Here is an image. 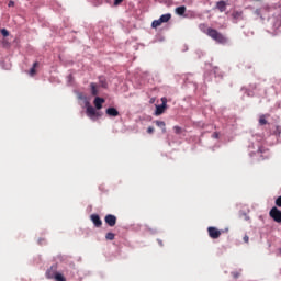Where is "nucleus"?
<instances>
[{
  "label": "nucleus",
  "instance_id": "obj_1",
  "mask_svg": "<svg viewBox=\"0 0 281 281\" xmlns=\"http://www.w3.org/2000/svg\"><path fill=\"white\" fill-rule=\"evenodd\" d=\"M206 36H210L212 41H215V43H218L220 45H226L227 43V37L216 29H207Z\"/></svg>",
  "mask_w": 281,
  "mask_h": 281
},
{
  "label": "nucleus",
  "instance_id": "obj_2",
  "mask_svg": "<svg viewBox=\"0 0 281 281\" xmlns=\"http://www.w3.org/2000/svg\"><path fill=\"white\" fill-rule=\"evenodd\" d=\"M160 100L162 103L160 105H156L155 115H162L164 111L168 108V99L162 97Z\"/></svg>",
  "mask_w": 281,
  "mask_h": 281
},
{
  "label": "nucleus",
  "instance_id": "obj_3",
  "mask_svg": "<svg viewBox=\"0 0 281 281\" xmlns=\"http://www.w3.org/2000/svg\"><path fill=\"white\" fill-rule=\"evenodd\" d=\"M269 216L274 223H281V211L278 207L273 206L269 212Z\"/></svg>",
  "mask_w": 281,
  "mask_h": 281
},
{
  "label": "nucleus",
  "instance_id": "obj_4",
  "mask_svg": "<svg viewBox=\"0 0 281 281\" xmlns=\"http://www.w3.org/2000/svg\"><path fill=\"white\" fill-rule=\"evenodd\" d=\"M207 233H209L210 238H213L214 240H216V238H221V234H222V232L218 231V228H216L214 226L209 227Z\"/></svg>",
  "mask_w": 281,
  "mask_h": 281
},
{
  "label": "nucleus",
  "instance_id": "obj_5",
  "mask_svg": "<svg viewBox=\"0 0 281 281\" xmlns=\"http://www.w3.org/2000/svg\"><path fill=\"white\" fill-rule=\"evenodd\" d=\"M104 221L106 225H109V227H115V225L117 224V217L113 214L105 215Z\"/></svg>",
  "mask_w": 281,
  "mask_h": 281
},
{
  "label": "nucleus",
  "instance_id": "obj_6",
  "mask_svg": "<svg viewBox=\"0 0 281 281\" xmlns=\"http://www.w3.org/2000/svg\"><path fill=\"white\" fill-rule=\"evenodd\" d=\"M58 273V266L54 265L52 266L47 271H46V278L48 280H54V278L57 276Z\"/></svg>",
  "mask_w": 281,
  "mask_h": 281
},
{
  "label": "nucleus",
  "instance_id": "obj_7",
  "mask_svg": "<svg viewBox=\"0 0 281 281\" xmlns=\"http://www.w3.org/2000/svg\"><path fill=\"white\" fill-rule=\"evenodd\" d=\"M90 220L92 221L93 225L95 227H102V220L100 218V215L98 214H92L90 216Z\"/></svg>",
  "mask_w": 281,
  "mask_h": 281
},
{
  "label": "nucleus",
  "instance_id": "obj_8",
  "mask_svg": "<svg viewBox=\"0 0 281 281\" xmlns=\"http://www.w3.org/2000/svg\"><path fill=\"white\" fill-rule=\"evenodd\" d=\"M105 113L109 115V117H117V115H120V111H117L115 108H108Z\"/></svg>",
  "mask_w": 281,
  "mask_h": 281
},
{
  "label": "nucleus",
  "instance_id": "obj_9",
  "mask_svg": "<svg viewBox=\"0 0 281 281\" xmlns=\"http://www.w3.org/2000/svg\"><path fill=\"white\" fill-rule=\"evenodd\" d=\"M86 113L88 115V117H90V120H93V117H95V115H98V112L95 111V108L89 105L86 110Z\"/></svg>",
  "mask_w": 281,
  "mask_h": 281
},
{
  "label": "nucleus",
  "instance_id": "obj_10",
  "mask_svg": "<svg viewBox=\"0 0 281 281\" xmlns=\"http://www.w3.org/2000/svg\"><path fill=\"white\" fill-rule=\"evenodd\" d=\"M102 104H104V99L97 97L94 99V106H95V109H98V111H100V109H102Z\"/></svg>",
  "mask_w": 281,
  "mask_h": 281
},
{
  "label": "nucleus",
  "instance_id": "obj_11",
  "mask_svg": "<svg viewBox=\"0 0 281 281\" xmlns=\"http://www.w3.org/2000/svg\"><path fill=\"white\" fill-rule=\"evenodd\" d=\"M216 8L220 12H225V10H227V3H225V1H220L216 3Z\"/></svg>",
  "mask_w": 281,
  "mask_h": 281
},
{
  "label": "nucleus",
  "instance_id": "obj_12",
  "mask_svg": "<svg viewBox=\"0 0 281 281\" xmlns=\"http://www.w3.org/2000/svg\"><path fill=\"white\" fill-rule=\"evenodd\" d=\"M186 5H181V7H177L175 12L176 14H178V16H183V14H186Z\"/></svg>",
  "mask_w": 281,
  "mask_h": 281
},
{
  "label": "nucleus",
  "instance_id": "obj_13",
  "mask_svg": "<svg viewBox=\"0 0 281 281\" xmlns=\"http://www.w3.org/2000/svg\"><path fill=\"white\" fill-rule=\"evenodd\" d=\"M170 19H172V14H170V13L162 14L159 18L161 23H168V21H170Z\"/></svg>",
  "mask_w": 281,
  "mask_h": 281
},
{
  "label": "nucleus",
  "instance_id": "obj_14",
  "mask_svg": "<svg viewBox=\"0 0 281 281\" xmlns=\"http://www.w3.org/2000/svg\"><path fill=\"white\" fill-rule=\"evenodd\" d=\"M232 16L235 21H240L243 19V11H234Z\"/></svg>",
  "mask_w": 281,
  "mask_h": 281
},
{
  "label": "nucleus",
  "instance_id": "obj_15",
  "mask_svg": "<svg viewBox=\"0 0 281 281\" xmlns=\"http://www.w3.org/2000/svg\"><path fill=\"white\" fill-rule=\"evenodd\" d=\"M267 117H269V114H262V115H260V117H259V124H260V126H265V125L268 124Z\"/></svg>",
  "mask_w": 281,
  "mask_h": 281
},
{
  "label": "nucleus",
  "instance_id": "obj_16",
  "mask_svg": "<svg viewBox=\"0 0 281 281\" xmlns=\"http://www.w3.org/2000/svg\"><path fill=\"white\" fill-rule=\"evenodd\" d=\"M158 128H161L162 133H166V122L164 121H155L154 122Z\"/></svg>",
  "mask_w": 281,
  "mask_h": 281
},
{
  "label": "nucleus",
  "instance_id": "obj_17",
  "mask_svg": "<svg viewBox=\"0 0 281 281\" xmlns=\"http://www.w3.org/2000/svg\"><path fill=\"white\" fill-rule=\"evenodd\" d=\"M90 89H91V94L92 95H98L99 91H98V85L97 83H90Z\"/></svg>",
  "mask_w": 281,
  "mask_h": 281
},
{
  "label": "nucleus",
  "instance_id": "obj_18",
  "mask_svg": "<svg viewBox=\"0 0 281 281\" xmlns=\"http://www.w3.org/2000/svg\"><path fill=\"white\" fill-rule=\"evenodd\" d=\"M161 24H164V23L161 22L160 19L154 20V21L151 22V27H154V30H157V27H160Z\"/></svg>",
  "mask_w": 281,
  "mask_h": 281
},
{
  "label": "nucleus",
  "instance_id": "obj_19",
  "mask_svg": "<svg viewBox=\"0 0 281 281\" xmlns=\"http://www.w3.org/2000/svg\"><path fill=\"white\" fill-rule=\"evenodd\" d=\"M53 280H55V281H67V279H65V277L60 272H57V274H55V278Z\"/></svg>",
  "mask_w": 281,
  "mask_h": 281
},
{
  "label": "nucleus",
  "instance_id": "obj_20",
  "mask_svg": "<svg viewBox=\"0 0 281 281\" xmlns=\"http://www.w3.org/2000/svg\"><path fill=\"white\" fill-rule=\"evenodd\" d=\"M36 67H38V61L33 64V67L30 70V76H34L36 74Z\"/></svg>",
  "mask_w": 281,
  "mask_h": 281
},
{
  "label": "nucleus",
  "instance_id": "obj_21",
  "mask_svg": "<svg viewBox=\"0 0 281 281\" xmlns=\"http://www.w3.org/2000/svg\"><path fill=\"white\" fill-rule=\"evenodd\" d=\"M105 239L106 240H115V234L114 233H106Z\"/></svg>",
  "mask_w": 281,
  "mask_h": 281
},
{
  "label": "nucleus",
  "instance_id": "obj_22",
  "mask_svg": "<svg viewBox=\"0 0 281 281\" xmlns=\"http://www.w3.org/2000/svg\"><path fill=\"white\" fill-rule=\"evenodd\" d=\"M200 30H201V32H203L204 34H207V30H210V27H207V25H205V24H200Z\"/></svg>",
  "mask_w": 281,
  "mask_h": 281
},
{
  "label": "nucleus",
  "instance_id": "obj_23",
  "mask_svg": "<svg viewBox=\"0 0 281 281\" xmlns=\"http://www.w3.org/2000/svg\"><path fill=\"white\" fill-rule=\"evenodd\" d=\"M273 135H277L278 137H280V135H281V126L280 125L276 126V130L273 131Z\"/></svg>",
  "mask_w": 281,
  "mask_h": 281
},
{
  "label": "nucleus",
  "instance_id": "obj_24",
  "mask_svg": "<svg viewBox=\"0 0 281 281\" xmlns=\"http://www.w3.org/2000/svg\"><path fill=\"white\" fill-rule=\"evenodd\" d=\"M240 271H241V270H239V271H233V272H231V274L233 276V278H234L235 280H238V278H240Z\"/></svg>",
  "mask_w": 281,
  "mask_h": 281
},
{
  "label": "nucleus",
  "instance_id": "obj_25",
  "mask_svg": "<svg viewBox=\"0 0 281 281\" xmlns=\"http://www.w3.org/2000/svg\"><path fill=\"white\" fill-rule=\"evenodd\" d=\"M173 131H175V134H176V135H181V127L175 126V127H173Z\"/></svg>",
  "mask_w": 281,
  "mask_h": 281
},
{
  "label": "nucleus",
  "instance_id": "obj_26",
  "mask_svg": "<svg viewBox=\"0 0 281 281\" xmlns=\"http://www.w3.org/2000/svg\"><path fill=\"white\" fill-rule=\"evenodd\" d=\"M1 34H2V36H10V32H8L5 29H2L1 30Z\"/></svg>",
  "mask_w": 281,
  "mask_h": 281
},
{
  "label": "nucleus",
  "instance_id": "obj_27",
  "mask_svg": "<svg viewBox=\"0 0 281 281\" xmlns=\"http://www.w3.org/2000/svg\"><path fill=\"white\" fill-rule=\"evenodd\" d=\"M147 133H148L149 135H153V134L155 133V127L149 126V127L147 128Z\"/></svg>",
  "mask_w": 281,
  "mask_h": 281
},
{
  "label": "nucleus",
  "instance_id": "obj_28",
  "mask_svg": "<svg viewBox=\"0 0 281 281\" xmlns=\"http://www.w3.org/2000/svg\"><path fill=\"white\" fill-rule=\"evenodd\" d=\"M277 207H281V195L276 200Z\"/></svg>",
  "mask_w": 281,
  "mask_h": 281
},
{
  "label": "nucleus",
  "instance_id": "obj_29",
  "mask_svg": "<svg viewBox=\"0 0 281 281\" xmlns=\"http://www.w3.org/2000/svg\"><path fill=\"white\" fill-rule=\"evenodd\" d=\"M100 82H101V87H103V89H106V81L100 80Z\"/></svg>",
  "mask_w": 281,
  "mask_h": 281
},
{
  "label": "nucleus",
  "instance_id": "obj_30",
  "mask_svg": "<svg viewBox=\"0 0 281 281\" xmlns=\"http://www.w3.org/2000/svg\"><path fill=\"white\" fill-rule=\"evenodd\" d=\"M122 1H124V0H114V5H120V3H122Z\"/></svg>",
  "mask_w": 281,
  "mask_h": 281
},
{
  "label": "nucleus",
  "instance_id": "obj_31",
  "mask_svg": "<svg viewBox=\"0 0 281 281\" xmlns=\"http://www.w3.org/2000/svg\"><path fill=\"white\" fill-rule=\"evenodd\" d=\"M213 138H214V139H218V133H217V132H214V133H213Z\"/></svg>",
  "mask_w": 281,
  "mask_h": 281
},
{
  "label": "nucleus",
  "instance_id": "obj_32",
  "mask_svg": "<svg viewBox=\"0 0 281 281\" xmlns=\"http://www.w3.org/2000/svg\"><path fill=\"white\" fill-rule=\"evenodd\" d=\"M244 243H249V236L246 235V236L244 237Z\"/></svg>",
  "mask_w": 281,
  "mask_h": 281
},
{
  "label": "nucleus",
  "instance_id": "obj_33",
  "mask_svg": "<svg viewBox=\"0 0 281 281\" xmlns=\"http://www.w3.org/2000/svg\"><path fill=\"white\" fill-rule=\"evenodd\" d=\"M149 102L150 104H155V98H151Z\"/></svg>",
  "mask_w": 281,
  "mask_h": 281
},
{
  "label": "nucleus",
  "instance_id": "obj_34",
  "mask_svg": "<svg viewBox=\"0 0 281 281\" xmlns=\"http://www.w3.org/2000/svg\"><path fill=\"white\" fill-rule=\"evenodd\" d=\"M12 5H14V2L10 1L9 2V8H12Z\"/></svg>",
  "mask_w": 281,
  "mask_h": 281
}]
</instances>
